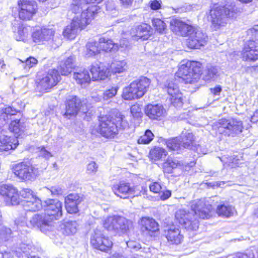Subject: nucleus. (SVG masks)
Listing matches in <instances>:
<instances>
[{"instance_id": "obj_1", "label": "nucleus", "mask_w": 258, "mask_h": 258, "mask_svg": "<svg viewBox=\"0 0 258 258\" xmlns=\"http://www.w3.org/2000/svg\"><path fill=\"white\" fill-rule=\"evenodd\" d=\"M75 55H71L61 60L57 69H52L44 74L38 73L34 81L36 89L38 92L45 93L49 92L61 80V76L69 75L73 69Z\"/></svg>"}, {"instance_id": "obj_2", "label": "nucleus", "mask_w": 258, "mask_h": 258, "mask_svg": "<svg viewBox=\"0 0 258 258\" xmlns=\"http://www.w3.org/2000/svg\"><path fill=\"white\" fill-rule=\"evenodd\" d=\"M170 29L174 33L182 37H186V46L192 49H200L207 44L208 36L194 26L180 20L173 19L170 22Z\"/></svg>"}, {"instance_id": "obj_3", "label": "nucleus", "mask_w": 258, "mask_h": 258, "mask_svg": "<svg viewBox=\"0 0 258 258\" xmlns=\"http://www.w3.org/2000/svg\"><path fill=\"white\" fill-rule=\"evenodd\" d=\"M96 132L107 140L117 138L120 131L124 129L127 122L125 116L120 112L100 115Z\"/></svg>"}, {"instance_id": "obj_4", "label": "nucleus", "mask_w": 258, "mask_h": 258, "mask_svg": "<svg viewBox=\"0 0 258 258\" xmlns=\"http://www.w3.org/2000/svg\"><path fill=\"white\" fill-rule=\"evenodd\" d=\"M204 72L203 63L194 60H182L174 74L175 79L185 84H195L201 79Z\"/></svg>"}, {"instance_id": "obj_5", "label": "nucleus", "mask_w": 258, "mask_h": 258, "mask_svg": "<svg viewBox=\"0 0 258 258\" xmlns=\"http://www.w3.org/2000/svg\"><path fill=\"white\" fill-rule=\"evenodd\" d=\"M62 216V204L57 199H49L45 201L44 213L35 215L32 219V223L37 227L49 226Z\"/></svg>"}, {"instance_id": "obj_6", "label": "nucleus", "mask_w": 258, "mask_h": 258, "mask_svg": "<svg viewBox=\"0 0 258 258\" xmlns=\"http://www.w3.org/2000/svg\"><path fill=\"white\" fill-rule=\"evenodd\" d=\"M150 85L151 81L149 79L146 77H141L123 88L121 97L125 101L139 99L147 93Z\"/></svg>"}, {"instance_id": "obj_7", "label": "nucleus", "mask_w": 258, "mask_h": 258, "mask_svg": "<svg viewBox=\"0 0 258 258\" xmlns=\"http://www.w3.org/2000/svg\"><path fill=\"white\" fill-rule=\"evenodd\" d=\"M111 189L116 197L122 199L140 197L147 195L148 192L146 186L132 185L130 182L124 180H121L114 184Z\"/></svg>"}, {"instance_id": "obj_8", "label": "nucleus", "mask_w": 258, "mask_h": 258, "mask_svg": "<svg viewBox=\"0 0 258 258\" xmlns=\"http://www.w3.org/2000/svg\"><path fill=\"white\" fill-rule=\"evenodd\" d=\"M70 6L71 11L74 14L79 13L82 11L83 15L93 21L98 16L101 9L98 5L103 0H72Z\"/></svg>"}, {"instance_id": "obj_9", "label": "nucleus", "mask_w": 258, "mask_h": 258, "mask_svg": "<svg viewBox=\"0 0 258 258\" xmlns=\"http://www.w3.org/2000/svg\"><path fill=\"white\" fill-rule=\"evenodd\" d=\"M92 21L81 13L79 16L73 18L70 23L64 28L62 34L66 39L73 40L76 39L80 32L86 30Z\"/></svg>"}, {"instance_id": "obj_10", "label": "nucleus", "mask_w": 258, "mask_h": 258, "mask_svg": "<svg viewBox=\"0 0 258 258\" xmlns=\"http://www.w3.org/2000/svg\"><path fill=\"white\" fill-rule=\"evenodd\" d=\"M90 244L93 249L105 253L110 252L114 245L111 237L98 229L94 230L91 234Z\"/></svg>"}, {"instance_id": "obj_11", "label": "nucleus", "mask_w": 258, "mask_h": 258, "mask_svg": "<svg viewBox=\"0 0 258 258\" xmlns=\"http://www.w3.org/2000/svg\"><path fill=\"white\" fill-rule=\"evenodd\" d=\"M64 112L62 115L68 119L76 117L80 111L86 113L88 104L86 99H82L77 95L71 96L64 102Z\"/></svg>"}, {"instance_id": "obj_12", "label": "nucleus", "mask_w": 258, "mask_h": 258, "mask_svg": "<svg viewBox=\"0 0 258 258\" xmlns=\"http://www.w3.org/2000/svg\"><path fill=\"white\" fill-rule=\"evenodd\" d=\"M236 13L234 9H230L225 7L219 6L212 8L209 14L212 27L217 30L225 26L227 23L225 18L234 17Z\"/></svg>"}, {"instance_id": "obj_13", "label": "nucleus", "mask_w": 258, "mask_h": 258, "mask_svg": "<svg viewBox=\"0 0 258 258\" xmlns=\"http://www.w3.org/2000/svg\"><path fill=\"white\" fill-rule=\"evenodd\" d=\"M11 170L21 182L33 180L38 174L37 168L27 161H22L13 165Z\"/></svg>"}, {"instance_id": "obj_14", "label": "nucleus", "mask_w": 258, "mask_h": 258, "mask_svg": "<svg viewBox=\"0 0 258 258\" xmlns=\"http://www.w3.org/2000/svg\"><path fill=\"white\" fill-rule=\"evenodd\" d=\"M217 125L221 133L228 137H235L241 133L244 129L242 121L234 117L222 118L217 121Z\"/></svg>"}, {"instance_id": "obj_15", "label": "nucleus", "mask_w": 258, "mask_h": 258, "mask_svg": "<svg viewBox=\"0 0 258 258\" xmlns=\"http://www.w3.org/2000/svg\"><path fill=\"white\" fill-rule=\"evenodd\" d=\"M17 5V16L23 22L32 20L38 12V5L33 0H18Z\"/></svg>"}, {"instance_id": "obj_16", "label": "nucleus", "mask_w": 258, "mask_h": 258, "mask_svg": "<svg viewBox=\"0 0 258 258\" xmlns=\"http://www.w3.org/2000/svg\"><path fill=\"white\" fill-rule=\"evenodd\" d=\"M139 224L141 233L144 237L155 238L160 233V225L152 217H141L139 221Z\"/></svg>"}, {"instance_id": "obj_17", "label": "nucleus", "mask_w": 258, "mask_h": 258, "mask_svg": "<svg viewBox=\"0 0 258 258\" xmlns=\"http://www.w3.org/2000/svg\"><path fill=\"white\" fill-rule=\"evenodd\" d=\"M31 33L32 41L37 45H43L54 41L55 30L53 28L42 26L37 27Z\"/></svg>"}, {"instance_id": "obj_18", "label": "nucleus", "mask_w": 258, "mask_h": 258, "mask_svg": "<svg viewBox=\"0 0 258 258\" xmlns=\"http://www.w3.org/2000/svg\"><path fill=\"white\" fill-rule=\"evenodd\" d=\"M0 196L8 206L18 205L21 202L18 188L11 184H0Z\"/></svg>"}, {"instance_id": "obj_19", "label": "nucleus", "mask_w": 258, "mask_h": 258, "mask_svg": "<svg viewBox=\"0 0 258 258\" xmlns=\"http://www.w3.org/2000/svg\"><path fill=\"white\" fill-rule=\"evenodd\" d=\"M109 67L103 62L96 61L89 67L92 81H103L110 77Z\"/></svg>"}, {"instance_id": "obj_20", "label": "nucleus", "mask_w": 258, "mask_h": 258, "mask_svg": "<svg viewBox=\"0 0 258 258\" xmlns=\"http://www.w3.org/2000/svg\"><path fill=\"white\" fill-rule=\"evenodd\" d=\"M164 89L169 96L170 103L175 107H181L183 104V98L178 85L173 80L167 82Z\"/></svg>"}, {"instance_id": "obj_21", "label": "nucleus", "mask_w": 258, "mask_h": 258, "mask_svg": "<svg viewBox=\"0 0 258 258\" xmlns=\"http://www.w3.org/2000/svg\"><path fill=\"white\" fill-rule=\"evenodd\" d=\"M242 60L245 62L253 63L258 60V44L253 40H248L240 52Z\"/></svg>"}, {"instance_id": "obj_22", "label": "nucleus", "mask_w": 258, "mask_h": 258, "mask_svg": "<svg viewBox=\"0 0 258 258\" xmlns=\"http://www.w3.org/2000/svg\"><path fill=\"white\" fill-rule=\"evenodd\" d=\"M144 113L151 120L160 121L165 118L167 111L160 103H148L145 106Z\"/></svg>"}, {"instance_id": "obj_23", "label": "nucleus", "mask_w": 258, "mask_h": 258, "mask_svg": "<svg viewBox=\"0 0 258 258\" xmlns=\"http://www.w3.org/2000/svg\"><path fill=\"white\" fill-rule=\"evenodd\" d=\"M84 200V196L79 193H71L64 198V206L67 212L71 214L79 212V206Z\"/></svg>"}, {"instance_id": "obj_24", "label": "nucleus", "mask_w": 258, "mask_h": 258, "mask_svg": "<svg viewBox=\"0 0 258 258\" xmlns=\"http://www.w3.org/2000/svg\"><path fill=\"white\" fill-rule=\"evenodd\" d=\"M163 235L170 245L180 244L184 239V236L181 233L180 228L174 225L167 226L164 230Z\"/></svg>"}, {"instance_id": "obj_25", "label": "nucleus", "mask_w": 258, "mask_h": 258, "mask_svg": "<svg viewBox=\"0 0 258 258\" xmlns=\"http://www.w3.org/2000/svg\"><path fill=\"white\" fill-rule=\"evenodd\" d=\"M175 220L187 229L194 230L199 227L198 220H191L189 213L183 210H179L175 213Z\"/></svg>"}, {"instance_id": "obj_26", "label": "nucleus", "mask_w": 258, "mask_h": 258, "mask_svg": "<svg viewBox=\"0 0 258 258\" xmlns=\"http://www.w3.org/2000/svg\"><path fill=\"white\" fill-rule=\"evenodd\" d=\"M151 29V27L149 24L142 23L135 27V33L133 35V37L137 41L147 40L152 34Z\"/></svg>"}, {"instance_id": "obj_27", "label": "nucleus", "mask_w": 258, "mask_h": 258, "mask_svg": "<svg viewBox=\"0 0 258 258\" xmlns=\"http://www.w3.org/2000/svg\"><path fill=\"white\" fill-rule=\"evenodd\" d=\"M149 188L151 192L155 194L160 195L159 197L162 201H165L169 199L171 196V191L170 190H162V185L158 181L152 182L149 184Z\"/></svg>"}, {"instance_id": "obj_28", "label": "nucleus", "mask_w": 258, "mask_h": 258, "mask_svg": "<svg viewBox=\"0 0 258 258\" xmlns=\"http://www.w3.org/2000/svg\"><path fill=\"white\" fill-rule=\"evenodd\" d=\"M73 78L76 83L81 86L89 84L92 82L88 71L85 69L74 72Z\"/></svg>"}, {"instance_id": "obj_29", "label": "nucleus", "mask_w": 258, "mask_h": 258, "mask_svg": "<svg viewBox=\"0 0 258 258\" xmlns=\"http://www.w3.org/2000/svg\"><path fill=\"white\" fill-rule=\"evenodd\" d=\"M98 42L101 52L116 51L119 49V45L114 43L110 39L104 37H101Z\"/></svg>"}, {"instance_id": "obj_30", "label": "nucleus", "mask_w": 258, "mask_h": 258, "mask_svg": "<svg viewBox=\"0 0 258 258\" xmlns=\"http://www.w3.org/2000/svg\"><path fill=\"white\" fill-rule=\"evenodd\" d=\"M117 230L115 234L118 236L127 235L132 228H133V223L132 221L126 219L120 216Z\"/></svg>"}, {"instance_id": "obj_31", "label": "nucleus", "mask_w": 258, "mask_h": 258, "mask_svg": "<svg viewBox=\"0 0 258 258\" xmlns=\"http://www.w3.org/2000/svg\"><path fill=\"white\" fill-rule=\"evenodd\" d=\"M120 216L113 215L109 216L105 218L102 223L103 227L109 232H112L114 234L117 230V225L119 220Z\"/></svg>"}, {"instance_id": "obj_32", "label": "nucleus", "mask_w": 258, "mask_h": 258, "mask_svg": "<svg viewBox=\"0 0 258 258\" xmlns=\"http://www.w3.org/2000/svg\"><path fill=\"white\" fill-rule=\"evenodd\" d=\"M167 155L168 152L164 148L154 146L150 150L148 157L151 161L156 162L162 161Z\"/></svg>"}, {"instance_id": "obj_33", "label": "nucleus", "mask_w": 258, "mask_h": 258, "mask_svg": "<svg viewBox=\"0 0 258 258\" xmlns=\"http://www.w3.org/2000/svg\"><path fill=\"white\" fill-rule=\"evenodd\" d=\"M18 145V140L11 137H0V151H9L15 149Z\"/></svg>"}, {"instance_id": "obj_34", "label": "nucleus", "mask_w": 258, "mask_h": 258, "mask_svg": "<svg viewBox=\"0 0 258 258\" xmlns=\"http://www.w3.org/2000/svg\"><path fill=\"white\" fill-rule=\"evenodd\" d=\"M181 165L180 161L174 158L168 157L162 163L163 172L166 174L172 173L173 170L180 167Z\"/></svg>"}, {"instance_id": "obj_35", "label": "nucleus", "mask_w": 258, "mask_h": 258, "mask_svg": "<svg viewBox=\"0 0 258 258\" xmlns=\"http://www.w3.org/2000/svg\"><path fill=\"white\" fill-rule=\"evenodd\" d=\"M207 209L206 206H203L197 203L192 204L190 206V210L194 214L201 219H207L210 217L209 212L207 211Z\"/></svg>"}, {"instance_id": "obj_36", "label": "nucleus", "mask_w": 258, "mask_h": 258, "mask_svg": "<svg viewBox=\"0 0 258 258\" xmlns=\"http://www.w3.org/2000/svg\"><path fill=\"white\" fill-rule=\"evenodd\" d=\"M107 66L109 67L110 77L111 74H120L124 72L126 70V63L124 60H114Z\"/></svg>"}, {"instance_id": "obj_37", "label": "nucleus", "mask_w": 258, "mask_h": 258, "mask_svg": "<svg viewBox=\"0 0 258 258\" xmlns=\"http://www.w3.org/2000/svg\"><path fill=\"white\" fill-rule=\"evenodd\" d=\"M98 41H89L85 45V55L88 57L95 56L100 53Z\"/></svg>"}, {"instance_id": "obj_38", "label": "nucleus", "mask_w": 258, "mask_h": 258, "mask_svg": "<svg viewBox=\"0 0 258 258\" xmlns=\"http://www.w3.org/2000/svg\"><path fill=\"white\" fill-rule=\"evenodd\" d=\"M183 149H192L197 146L196 139L191 133H185L180 141Z\"/></svg>"}, {"instance_id": "obj_39", "label": "nucleus", "mask_w": 258, "mask_h": 258, "mask_svg": "<svg viewBox=\"0 0 258 258\" xmlns=\"http://www.w3.org/2000/svg\"><path fill=\"white\" fill-rule=\"evenodd\" d=\"M26 210L30 212H37L42 208L41 200L37 197H34L31 200L27 201L24 205Z\"/></svg>"}, {"instance_id": "obj_40", "label": "nucleus", "mask_w": 258, "mask_h": 258, "mask_svg": "<svg viewBox=\"0 0 258 258\" xmlns=\"http://www.w3.org/2000/svg\"><path fill=\"white\" fill-rule=\"evenodd\" d=\"M216 213L220 217L229 218L233 215V208L230 205L220 204L217 207Z\"/></svg>"}, {"instance_id": "obj_41", "label": "nucleus", "mask_w": 258, "mask_h": 258, "mask_svg": "<svg viewBox=\"0 0 258 258\" xmlns=\"http://www.w3.org/2000/svg\"><path fill=\"white\" fill-rule=\"evenodd\" d=\"M32 31V27L29 25H21L18 28L17 40L25 41L29 36Z\"/></svg>"}, {"instance_id": "obj_42", "label": "nucleus", "mask_w": 258, "mask_h": 258, "mask_svg": "<svg viewBox=\"0 0 258 258\" xmlns=\"http://www.w3.org/2000/svg\"><path fill=\"white\" fill-rule=\"evenodd\" d=\"M165 144L168 149L171 151H179L182 148L181 141L177 137L167 140Z\"/></svg>"}, {"instance_id": "obj_43", "label": "nucleus", "mask_w": 258, "mask_h": 258, "mask_svg": "<svg viewBox=\"0 0 258 258\" xmlns=\"http://www.w3.org/2000/svg\"><path fill=\"white\" fill-rule=\"evenodd\" d=\"M152 26L156 32L159 34H163L167 30V25L161 19L154 18L151 20Z\"/></svg>"}, {"instance_id": "obj_44", "label": "nucleus", "mask_w": 258, "mask_h": 258, "mask_svg": "<svg viewBox=\"0 0 258 258\" xmlns=\"http://www.w3.org/2000/svg\"><path fill=\"white\" fill-rule=\"evenodd\" d=\"M154 135L152 131L149 130H146L144 134L140 136L138 140L137 143L139 144L147 145L150 143L154 138Z\"/></svg>"}, {"instance_id": "obj_45", "label": "nucleus", "mask_w": 258, "mask_h": 258, "mask_svg": "<svg viewBox=\"0 0 258 258\" xmlns=\"http://www.w3.org/2000/svg\"><path fill=\"white\" fill-rule=\"evenodd\" d=\"M77 223L76 221H68L63 225V233L66 235H71L75 234L77 230Z\"/></svg>"}, {"instance_id": "obj_46", "label": "nucleus", "mask_w": 258, "mask_h": 258, "mask_svg": "<svg viewBox=\"0 0 258 258\" xmlns=\"http://www.w3.org/2000/svg\"><path fill=\"white\" fill-rule=\"evenodd\" d=\"M130 112L133 117L136 119H141L143 117V113L141 105L135 103L132 104L130 108Z\"/></svg>"}, {"instance_id": "obj_47", "label": "nucleus", "mask_w": 258, "mask_h": 258, "mask_svg": "<svg viewBox=\"0 0 258 258\" xmlns=\"http://www.w3.org/2000/svg\"><path fill=\"white\" fill-rule=\"evenodd\" d=\"M20 198H22L27 203V201L31 200L34 197H37L33 191L28 188H23L19 191Z\"/></svg>"}, {"instance_id": "obj_48", "label": "nucleus", "mask_w": 258, "mask_h": 258, "mask_svg": "<svg viewBox=\"0 0 258 258\" xmlns=\"http://www.w3.org/2000/svg\"><path fill=\"white\" fill-rule=\"evenodd\" d=\"M19 60L24 64L23 68L24 69H30L35 67L38 62L37 59L32 56L28 57L24 60L21 59H19Z\"/></svg>"}, {"instance_id": "obj_49", "label": "nucleus", "mask_w": 258, "mask_h": 258, "mask_svg": "<svg viewBox=\"0 0 258 258\" xmlns=\"http://www.w3.org/2000/svg\"><path fill=\"white\" fill-rule=\"evenodd\" d=\"M119 89L118 86L111 87L110 88L105 90L103 93V98L108 100L115 96Z\"/></svg>"}, {"instance_id": "obj_50", "label": "nucleus", "mask_w": 258, "mask_h": 258, "mask_svg": "<svg viewBox=\"0 0 258 258\" xmlns=\"http://www.w3.org/2000/svg\"><path fill=\"white\" fill-rule=\"evenodd\" d=\"M20 123L19 119L12 120L9 125V130L15 134L18 135L21 131Z\"/></svg>"}, {"instance_id": "obj_51", "label": "nucleus", "mask_w": 258, "mask_h": 258, "mask_svg": "<svg viewBox=\"0 0 258 258\" xmlns=\"http://www.w3.org/2000/svg\"><path fill=\"white\" fill-rule=\"evenodd\" d=\"M150 8L153 11L159 10L162 8L161 0H152L149 2Z\"/></svg>"}, {"instance_id": "obj_52", "label": "nucleus", "mask_w": 258, "mask_h": 258, "mask_svg": "<svg viewBox=\"0 0 258 258\" xmlns=\"http://www.w3.org/2000/svg\"><path fill=\"white\" fill-rule=\"evenodd\" d=\"M17 111L13 109L11 106H7L4 107L2 110L1 115L4 116L8 115H13L16 114Z\"/></svg>"}, {"instance_id": "obj_53", "label": "nucleus", "mask_w": 258, "mask_h": 258, "mask_svg": "<svg viewBox=\"0 0 258 258\" xmlns=\"http://www.w3.org/2000/svg\"><path fill=\"white\" fill-rule=\"evenodd\" d=\"M98 170V166L94 161L90 162L87 165V172L88 174L95 173Z\"/></svg>"}, {"instance_id": "obj_54", "label": "nucleus", "mask_w": 258, "mask_h": 258, "mask_svg": "<svg viewBox=\"0 0 258 258\" xmlns=\"http://www.w3.org/2000/svg\"><path fill=\"white\" fill-rule=\"evenodd\" d=\"M121 7L124 8H130L133 6L135 0H118Z\"/></svg>"}, {"instance_id": "obj_55", "label": "nucleus", "mask_w": 258, "mask_h": 258, "mask_svg": "<svg viewBox=\"0 0 258 258\" xmlns=\"http://www.w3.org/2000/svg\"><path fill=\"white\" fill-rule=\"evenodd\" d=\"M210 91L214 95H219L222 91V88L220 85H217L213 88H211Z\"/></svg>"}, {"instance_id": "obj_56", "label": "nucleus", "mask_w": 258, "mask_h": 258, "mask_svg": "<svg viewBox=\"0 0 258 258\" xmlns=\"http://www.w3.org/2000/svg\"><path fill=\"white\" fill-rule=\"evenodd\" d=\"M0 258H13V256L10 252L3 251L0 252Z\"/></svg>"}, {"instance_id": "obj_57", "label": "nucleus", "mask_w": 258, "mask_h": 258, "mask_svg": "<svg viewBox=\"0 0 258 258\" xmlns=\"http://www.w3.org/2000/svg\"><path fill=\"white\" fill-rule=\"evenodd\" d=\"M216 75V73L213 71L212 69H208L207 74L208 79H210L214 77Z\"/></svg>"}, {"instance_id": "obj_58", "label": "nucleus", "mask_w": 258, "mask_h": 258, "mask_svg": "<svg viewBox=\"0 0 258 258\" xmlns=\"http://www.w3.org/2000/svg\"><path fill=\"white\" fill-rule=\"evenodd\" d=\"M6 68V64L2 58H0V70L4 71Z\"/></svg>"}, {"instance_id": "obj_59", "label": "nucleus", "mask_w": 258, "mask_h": 258, "mask_svg": "<svg viewBox=\"0 0 258 258\" xmlns=\"http://www.w3.org/2000/svg\"><path fill=\"white\" fill-rule=\"evenodd\" d=\"M112 258H124L123 256L121 255H119L117 254V255H113L112 257Z\"/></svg>"}, {"instance_id": "obj_60", "label": "nucleus", "mask_w": 258, "mask_h": 258, "mask_svg": "<svg viewBox=\"0 0 258 258\" xmlns=\"http://www.w3.org/2000/svg\"><path fill=\"white\" fill-rule=\"evenodd\" d=\"M190 163L192 164V166H193V165H195L196 162H194V161H192V162H191V163Z\"/></svg>"}, {"instance_id": "obj_61", "label": "nucleus", "mask_w": 258, "mask_h": 258, "mask_svg": "<svg viewBox=\"0 0 258 258\" xmlns=\"http://www.w3.org/2000/svg\"><path fill=\"white\" fill-rule=\"evenodd\" d=\"M253 68L255 69L256 68H258V66H254L252 67Z\"/></svg>"}, {"instance_id": "obj_62", "label": "nucleus", "mask_w": 258, "mask_h": 258, "mask_svg": "<svg viewBox=\"0 0 258 258\" xmlns=\"http://www.w3.org/2000/svg\"><path fill=\"white\" fill-rule=\"evenodd\" d=\"M91 134H95V132H94V130H92V132H91Z\"/></svg>"}]
</instances>
